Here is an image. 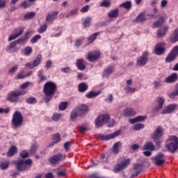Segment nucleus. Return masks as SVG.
<instances>
[{
	"instance_id": "obj_4",
	"label": "nucleus",
	"mask_w": 178,
	"mask_h": 178,
	"mask_svg": "<svg viewBox=\"0 0 178 178\" xmlns=\"http://www.w3.org/2000/svg\"><path fill=\"white\" fill-rule=\"evenodd\" d=\"M58 86L52 81L47 82L43 88V92L46 97H53L56 92Z\"/></svg>"
},
{
	"instance_id": "obj_5",
	"label": "nucleus",
	"mask_w": 178,
	"mask_h": 178,
	"mask_svg": "<svg viewBox=\"0 0 178 178\" xmlns=\"http://www.w3.org/2000/svg\"><path fill=\"white\" fill-rule=\"evenodd\" d=\"M162 137H163V129L162 128V127L159 126L152 134V138L155 143L156 147H161V144H162L161 138H162Z\"/></svg>"
},
{
	"instance_id": "obj_55",
	"label": "nucleus",
	"mask_w": 178,
	"mask_h": 178,
	"mask_svg": "<svg viewBox=\"0 0 178 178\" xmlns=\"http://www.w3.org/2000/svg\"><path fill=\"white\" fill-rule=\"evenodd\" d=\"M31 6V3L30 1H24L21 3V8L24 9H27V8H30Z\"/></svg>"
},
{
	"instance_id": "obj_37",
	"label": "nucleus",
	"mask_w": 178,
	"mask_h": 178,
	"mask_svg": "<svg viewBox=\"0 0 178 178\" xmlns=\"http://www.w3.org/2000/svg\"><path fill=\"white\" fill-rule=\"evenodd\" d=\"M38 77L39 78L38 83H42V81H45L47 80V76L44 75V71L40 70L38 72Z\"/></svg>"
},
{
	"instance_id": "obj_47",
	"label": "nucleus",
	"mask_w": 178,
	"mask_h": 178,
	"mask_svg": "<svg viewBox=\"0 0 178 178\" xmlns=\"http://www.w3.org/2000/svg\"><path fill=\"white\" fill-rule=\"evenodd\" d=\"M42 59V56H41V54H38L36 58L33 60V65L35 66V67H36V66H38V65L41 63Z\"/></svg>"
},
{
	"instance_id": "obj_48",
	"label": "nucleus",
	"mask_w": 178,
	"mask_h": 178,
	"mask_svg": "<svg viewBox=\"0 0 178 178\" xmlns=\"http://www.w3.org/2000/svg\"><path fill=\"white\" fill-rule=\"evenodd\" d=\"M24 54L26 56H30V55L33 54V48H31V47H25L24 49Z\"/></svg>"
},
{
	"instance_id": "obj_63",
	"label": "nucleus",
	"mask_w": 178,
	"mask_h": 178,
	"mask_svg": "<svg viewBox=\"0 0 178 178\" xmlns=\"http://www.w3.org/2000/svg\"><path fill=\"white\" fill-rule=\"evenodd\" d=\"M37 149H38V146L37 145H32L31 148V154H35V152H37Z\"/></svg>"
},
{
	"instance_id": "obj_1",
	"label": "nucleus",
	"mask_w": 178,
	"mask_h": 178,
	"mask_svg": "<svg viewBox=\"0 0 178 178\" xmlns=\"http://www.w3.org/2000/svg\"><path fill=\"white\" fill-rule=\"evenodd\" d=\"M165 149L170 154H175L178 149V138L176 136H170L165 141Z\"/></svg>"
},
{
	"instance_id": "obj_26",
	"label": "nucleus",
	"mask_w": 178,
	"mask_h": 178,
	"mask_svg": "<svg viewBox=\"0 0 178 178\" xmlns=\"http://www.w3.org/2000/svg\"><path fill=\"white\" fill-rule=\"evenodd\" d=\"M168 30H169V26H164L162 29H159L157 31V37L158 38H162L163 35H166L168 33Z\"/></svg>"
},
{
	"instance_id": "obj_21",
	"label": "nucleus",
	"mask_w": 178,
	"mask_h": 178,
	"mask_svg": "<svg viewBox=\"0 0 178 178\" xmlns=\"http://www.w3.org/2000/svg\"><path fill=\"white\" fill-rule=\"evenodd\" d=\"M156 102H157L158 106L154 108V112L162 110L165 104V99H163V97H157L156 99Z\"/></svg>"
},
{
	"instance_id": "obj_45",
	"label": "nucleus",
	"mask_w": 178,
	"mask_h": 178,
	"mask_svg": "<svg viewBox=\"0 0 178 178\" xmlns=\"http://www.w3.org/2000/svg\"><path fill=\"white\" fill-rule=\"evenodd\" d=\"M26 103L30 105H34V104H37V99L34 97H28L26 99Z\"/></svg>"
},
{
	"instance_id": "obj_46",
	"label": "nucleus",
	"mask_w": 178,
	"mask_h": 178,
	"mask_svg": "<svg viewBox=\"0 0 178 178\" xmlns=\"http://www.w3.org/2000/svg\"><path fill=\"white\" fill-rule=\"evenodd\" d=\"M23 33H24V29H23V27H19L14 30V34H15V35L18 37H20V35H22Z\"/></svg>"
},
{
	"instance_id": "obj_56",
	"label": "nucleus",
	"mask_w": 178,
	"mask_h": 178,
	"mask_svg": "<svg viewBox=\"0 0 178 178\" xmlns=\"http://www.w3.org/2000/svg\"><path fill=\"white\" fill-rule=\"evenodd\" d=\"M38 40H41V35H35L34 37L31 38V44H35L36 42H38Z\"/></svg>"
},
{
	"instance_id": "obj_9",
	"label": "nucleus",
	"mask_w": 178,
	"mask_h": 178,
	"mask_svg": "<svg viewBox=\"0 0 178 178\" xmlns=\"http://www.w3.org/2000/svg\"><path fill=\"white\" fill-rule=\"evenodd\" d=\"M178 56V46H175L172 47L171 51L168 54L167 57L165 59V63H170L175 62Z\"/></svg>"
},
{
	"instance_id": "obj_8",
	"label": "nucleus",
	"mask_w": 178,
	"mask_h": 178,
	"mask_svg": "<svg viewBox=\"0 0 178 178\" xmlns=\"http://www.w3.org/2000/svg\"><path fill=\"white\" fill-rule=\"evenodd\" d=\"M111 119V115L109 114H102L98 115V117L95 120V127L99 129V127H102L104 123H108Z\"/></svg>"
},
{
	"instance_id": "obj_44",
	"label": "nucleus",
	"mask_w": 178,
	"mask_h": 178,
	"mask_svg": "<svg viewBox=\"0 0 178 178\" xmlns=\"http://www.w3.org/2000/svg\"><path fill=\"white\" fill-rule=\"evenodd\" d=\"M91 17H86L83 22V29H87V27H90L91 26Z\"/></svg>"
},
{
	"instance_id": "obj_50",
	"label": "nucleus",
	"mask_w": 178,
	"mask_h": 178,
	"mask_svg": "<svg viewBox=\"0 0 178 178\" xmlns=\"http://www.w3.org/2000/svg\"><path fill=\"white\" fill-rule=\"evenodd\" d=\"M78 116H80V115H79L76 108H74L71 113L70 119L71 120H74V119H77Z\"/></svg>"
},
{
	"instance_id": "obj_38",
	"label": "nucleus",
	"mask_w": 178,
	"mask_h": 178,
	"mask_svg": "<svg viewBox=\"0 0 178 178\" xmlns=\"http://www.w3.org/2000/svg\"><path fill=\"white\" fill-rule=\"evenodd\" d=\"M56 175L58 177H64V176H66L67 175V170L63 168L60 169L59 168H57V172Z\"/></svg>"
},
{
	"instance_id": "obj_41",
	"label": "nucleus",
	"mask_w": 178,
	"mask_h": 178,
	"mask_svg": "<svg viewBox=\"0 0 178 178\" xmlns=\"http://www.w3.org/2000/svg\"><path fill=\"white\" fill-rule=\"evenodd\" d=\"M53 140H54V143L51 144H49V147H53L54 144H57V143H59V141H60V135L59 134V133H56L55 135H54Z\"/></svg>"
},
{
	"instance_id": "obj_23",
	"label": "nucleus",
	"mask_w": 178,
	"mask_h": 178,
	"mask_svg": "<svg viewBox=\"0 0 178 178\" xmlns=\"http://www.w3.org/2000/svg\"><path fill=\"white\" fill-rule=\"evenodd\" d=\"M145 119H147V115H138L135 117L134 119H130L129 123H131V124H134V123H137L138 122H145Z\"/></svg>"
},
{
	"instance_id": "obj_53",
	"label": "nucleus",
	"mask_w": 178,
	"mask_h": 178,
	"mask_svg": "<svg viewBox=\"0 0 178 178\" xmlns=\"http://www.w3.org/2000/svg\"><path fill=\"white\" fill-rule=\"evenodd\" d=\"M119 147H120V143L117 142L113 145V152L114 154H119Z\"/></svg>"
},
{
	"instance_id": "obj_27",
	"label": "nucleus",
	"mask_w": 178,
	"mask_h": 178,
	"mask_svg": "<svg viewBox=\"0 0 178 178\" xmlns=\"http://www.w3.org/2000/svg\"><path fill=\"white\" fill-rule=\"evenodd\" d=\"M99 34H101L100 32H96V33L89 35L87 38V41H88V44H92V42H94V41H95L97 40V37H98V35H99Z\"/></svg>"
},
{
	"instance_id": "obj_35",
	"label": "nucleus",
	"mask_w": 178,
	"mask_h": 178,
	"mask_svg": "<svg viewBox=\"0 0 178 178\" xmlns=\"http://www.w3.org/2000/svg\"><path fill=\"white\" fill-rule=\"evenodd\" d=\"M99 94H101V91H98V92L90 91L86 95V98H88V99L95 98L98 97Z\"/></svg>"
},
{
	"instance_id": "obj_43",
	"label": "nucleus",
	"mask_w": 178,
	"mask_h": 178,
	"mask_svg": "<svg viewBox=\"0 0 178 178\" xmlns=\"http://www.w3.org/2000/svg\"><path fill=\"white\" fill-rule=\"evenodd\" d=\"M144 124L137 123L132 126V130H134L135 131H138L139 130L144 129Z\"/></svg>"
},
{
	"instance_id": "obj_16",
	"label": "nucleus",
	"mask_w": 178,
	"mask_h": 178,
	"mask_svg": "<svg viewBox=\"0 0 178 178\" xmlns=\"http://www.w3.org/2000/svg\"><path fill=\"white\" fill-rule=\"evenodd\" d=\"M176 108H177V104H169L161 111V115H169L170 113H173V112L176 111Z\"/></svg>"
},
{
	"instance_id": "obj_62",
	"label": "nucleus",
	"mask_w": 178,
	"mask_h": 178,
	"mask_svg": "<svg viewBox=\"0 0 178 178\" xmlns=\"http://www.w3.org/2000/svg\"><path fill=\"white\" fill-rule=\"evenodd\" d=\"M71 145H72V142L70 141H67L64 144V148L67 152L69 151V149H70Z\"/></svg>"
},
{
	"instance_id": "obj_51",
	"label": "nucleus",
	"mask_w": 178,
	"mask_h": 178,
	"mask_svg": "<svg viewBox=\"0 0 178 178\" xmlns=\"http://www.w3.org/2000/svg\"><path fill=\"white\" fill-rule=\"evenodd\" d=\"M120 8H124V9H130L131 8V1H126L120 5Z\"/></svg>"
},
{
	"instance_id": "obj_10",
	"label": "nucleus",
	"mask_w": 178,
	"mask_h": 178,
	"mask_svg": "<svg viewBox=\"0 0 178 178\" xmlns=\"http://www.w3.org/2000/svg\"><path fill=\"white\" fill-rule=\"evenodd\" d=\"M149 53L147 51H144L140 56L137 59L136 65L138 66H145L149 60Z\"/></svg>"
},
{
	"instance_id": "obj_54",
	"label": "nucleus",
	"mask_w": 178,
	"mask_h": 178,
	"mask_svg": "<svg viewBox=\"0 0 178 178\" xmlns=\"http://www.w3.org/2000/svg\"><path fill=\"white\" fill-rule=\"evenodd\" d=\"M48 29V26L47 24H43L40 26V27L38 29V32L39 34H42L43 33H45L47 31V29Z\"/></svg>"
},
{
	"instance_id": "obj_13",
	"label": "nucleus",
	"mask_w": 178,
	"mask_h": 178,
	"mask_svg": "<svg viewBox=\"0 0 178 178\" xmlns=\"http://www.w3.org/2000/svg\"><path fill=\"white\" fill-rule=\"evenodd\" d=\"M65 156L61 153H58V154H55L49 159V162L51 163V165H58L59 162L63 161Z\"/></svg>"
},
{
	"instance_id": "obj_58",
	"label": "nucleus",
	"mask_w": 178,
	"mask_h": 178,
	"mask_svg": "<svg viewBox=\"0 0 178 178\" xmlns=\"http://www.w3.org/2000/svg\"><path fill=\"white\" fill-rule=\"evenodd\" d=\"M19 156L20 158H22V159H26V158H29V152H26V150H24L19 153Z\"/></svg>"
},
{
	"instance_id": "obj_18",
	"label": "nucleus",
	"mask_w": 178,
	"mask_h": 178,
	"mask_svg": "<svg viewBox=\"0 0 178 178\" xmlns=\"http://www.w3.org/2000/svg\"><path fill=\"white\" fill-rule=\"evenodd\" d=\"M133 169L135 170V173H132L131 175V177H137V176H138V175L143 172V164L136 163L134 165Z\"/></svg>"
},
{
	"instance_id": "obj_25",
	"label": "nucleus",
	"mask_w": 178,
	"mask_h": 178,
	"mask_svg": "<svg viewBox=\"0 0 178 178\" xmlns=\"http://www.w3.org/2000/svg\"><path fill=\"white\" fill-rule=\"evenodd\" d=\"M76 66L79 70H86V65H84V58L78 59L76 62Z\"/></svg>"
},
{
	"instance_id": "obj_22",
	"label": "nucleus",
	"mask_w": 178,
	"mask_h": 178,
	"mask_svg": "<svg viewBox=\"0 0 178 178\" xmlns=\"http://www.w3.org/2000/svg\"><path fill=\"white\" fill-rule=\"evenodd\" d=\"M164 154L159 153L156 157H154L155 165L156 166H162L165 163V160H163Z\"/></svg>"
},
{
	"instance_id": "obj_57",
	"label": "nucleus",
	"mask_w": 178,
	"mask_h": 178,
	"mask_svg": "<svg viewBox=\"0 0 178 178\" xmlns=\"http://www.w3.org/2000/svg\"><path fill=\"white\" fill-rule=\"evenodd\" d=\"M61 117H62V115L60 114L54 113L51 117V119L52 120H54V122H58V120H59V119H60Z\"/></svg>"
},
{
	"instance_id": "obj_14",
	"label": "nucleus",
	"mask_w": 178,
	"mask_h": 178,
	"mask_svg": "<svg viewBox=\"0 0 178 178\" xmlns=\"http://www.w3.org/2000/svg\"><path fill=\"white\" fill-rule=\"evenodd\" d=\"M75 108H76V111L81 118L86 116V115H87V113H88L90 111V108H88V106L84 104H81Z\"/></svg>"
},
{
	"instance_id": "obj_19",
	"label": "nucleus",
	"mask_w": 178,
	"mask_h": 178,
	"mask_svg": "<svg viewBox=\"0 0 178 178\" xmlns=\"http://www.w3.org/2000/svg\"><path fill=\"white\" fill-rule=\"evenodd\" d=\"M178 80V74L176 72H173L168 76H167L164 81L165 83H167L168 84H172V83H176Z\"/></svg>"
},
{
	"instance_id": "obj_61",
	"label": "nucleus",
	"mask_w": 178,
	"mask_h": 178,
	"mask_svg": "<svg viewBox=\"0 0 178 178\" xmlns=\"http://www.w3.org/2000/svg\"><path fill=\"white\" fill-rule=\"evenodd\" d=\"M35 16V13L30 12L24 15V19H33Z\"/></svg>"
},
{
	"instance_id": "obj_28",
	"label": "nucleus",
	"mask_w": 178,
	"mask_h": 178,
	"mask_svg": "<svg viewBox=\"0 0 178 178\" xmlns=\"http://www.w3.org/2000/svg\"><path fill=\"white\" fill-rule=\"evenodd\" d=\"M143 151H154L155 149V146L152 142H146L145 144L143 145Z\"/></svg>"
},
{
	"instance_id": "obj_31",
	"label": "nucleus",
	"mask_w": 178,
	"mask_h": 178,
	"mask_svg": "<svg viewBox=\"0 0 178 178\" xmlns=\"http://www.w3.org/2000/svg\"><path fill=\"white\" fill-rule=\"evenodd\" d=\"M123 114L124 116H134L136 115V111L133 108H128L124 111Z\"/></svg>"
},
{
	"instance_id": "obj_30",
	"label": "nucleus",
	"mask_w": 178,
	"mask_h": 178,
	"mask_svg": "<svg viewBox=\"0 0 178 178\" xmlns=\"http://www.w3.org/2000/svg\"><path fill=\"white\" fill-rule=\"evenodd\" d=\"M88 90V85L86 83H81L78 85V90L79 92H86Z\"/></svg>"
},
{
	"instance_id": "obj_12",
	"label": "nucleus",
	"mask_w": 178,
	"mask_h": 178,
	"mask_svg": "<svg viewBox=\"0 0 178 178\" xmlns=\"http://www.w3.org/2000/svg\"><path fill=\"white\" fill-rule=\"evenodd\" d=\"M99 58H101V52L98 51L88 52L86 56V59L89 62H95L96 60H98Z\"/></svg>"
},
{
	"instance_id": "obj_39",
	"label": "nucleus",
	"mask_w": 178,
	"mask_h": 178,
	"mask_svg": "<svg viewBox=\"0 0 178 178\" xmlns=\"http://www.w3.org/2000/svg\"><path fill=\"white\" fill-rule=\"evenodd\" d=\"M108 16L111 19L118 17V16H119V10L118 8H115L114 10H111L110 13H108Z\"/></svg>"
},
{
	"instance_id": "obj_32",
	"label": "nucleus",
	"mask_w": 178,
	"mask_h": 178,
	"mask_svg": "<svg viewBox=\"0 0 178 178\" xmlns=\"http://www.w3.org/2000/svg\"><path fill=\"white\" fill-rule=\"evenodd\" d=\"M147 20L145 13H141L135 19L136 23H144Z\"/></svg>"
},
{
	"instance_id": "obj_34",
	"label": "nucleus",
	"mask_w": 178,
	"mask_h": 178,
	"mask_svg": "<svg viewBox=\"0 0 178 178\" xmlns=\"http://www.w3.org/2000/svg\"><path fill=\"white\" fill-rule=\"evenodd\" d=\"M31 33L30 31H26L24 35V38H20L18 40L14 41L15 43L17 44H22V42H24L26 40H29V35H30Z\"/></svg>"
},
{
	"instance_id": "obj_59",
	"label": "nucleus",
	"mask_w": 178,
	"mask_h": 178,
	"mask_svg": "<svg viewBox=\"0 0 178 178\" xmlns=\"http://www.w3.org/2000/svg\"><path fill=\"white\" fill-rule=\"evenodd\" d=\"M124 91L127 92H136L137 91V89L135 88H131L130 86H127L124 88Z\"/></svg>"
},
{
	"instance_id": "obj_40",
	"label": "nucleus",
	"mask_w": 178,
	"mask_h": 178,
	"mask_svg": "<svg viewBox=\"0 0 178 178\" xmlns=\"http://www.w3.org/2000/svg\"><path fill=\"white\" fill-rule=\"evenodd\" d=\"M177 96H178V83L175 86V90L172 93L168 95L169 98H170L171 99H175V97H177Z\"/></svg>"
},
{
	"instance_id": "obj_49",
	"label": "nucleus",
	"mask_w": 178,
	"mask_h": 178,
	"mask_svg": "<svg viewBox=\"0 0 178 178\" xmlns=\"http://www.w3.org/2000/svg\"><path fill=\"white\" fill-rule=\"evenodd\" d=\"M102 8H109L111 6V0H103L100 3Z\"/></svg>"
},
{
	"instance_id": "obj_17",
	"label": "nucleus",
	"mask_w": 178,
	"mask_h": 178,
	"mask_svg": "<svg viewBox=\"0 0 178 178\" xmlns=\"http://www.w3.org/2000/svg\"><path fill=\"white\" fill-rule=\"evenodd\" d=\"M20 49V47H17V44L15 41L12 42L10 44L6 47V52L8 54H12L13 52H17Z\"/></svg>"
},
{
	"instance_id": "obj_24",
	"label": "nucleus",
	"mask_w": 178,
	"mask_h": 178,
	"mask_svg": "<svg viewBox=\"0 0 178 178\" xmlns=\"http://www.w3.org/2000/svg\"><path fill=\"white\" fill-rule=\"evenodd\" d=\"M115 72V67L114 65H108L107 67L104 70L103 74L106 77H109L112 73Z\"/></svg>"
},
{
	"instance_id": "obj_52",
	"label": "nucleus",
	"mask_w": 178,
	"mask_h": 178,
	"mask_svg": "<svg viewBox=\"0 0 178 178\" xmlns=\"http://www.w3.org/2000/svg\"><path fill=\"white\" fill-rule=\"evenodd\" d=\"M59 111H66L67 108V102H60L58 106Z\"/></svg>"
},
{
	"instance_id": "obj_33",
	"label": "nucleus",
	"mask_w": 178,
	"mask_h": 178,
	"mask_svg": "<svg viewBox=\"0 0 178 178\" xmlns=\"http://www.w3.org/2000/svg\"><path fill=\"white\" fill-rule=\"evenodd\" d=\"M165 22V18L163 17H160L159 20L155 22L153 24L154 28H159L162 27V25Z\"/></svg>"
},
{
	"instance_id": "obj_60",
	"label": "nucleus",
	"mask_w": 178,
	"mask_h": 178,
	"mask_svg": "<svg viewBox=\"0 0 178 178\" xmlns=\"http://www.w3.org/2000/svg\"><path fill=\"white\" fill-rule=\"evenodd\" d=\"M163 85L162 81H155L154 83V88H159V87H162Z\"/></svg>"
},
{
	"instance_id": "obj_7",
	"label": "nucleus",
	"mask_w": 178,
	"mask_h": 178,
	"mask_svg": "<svg viewBox=\"0 0 178 178\" xmlns=\"http://www.w3.org/2000/svg\"><path fill=\"white\" fill-rule=\"evenodd\" d=\"M130 162H131V160L130 159H127L124 157H122L120 159V163H118L116 164L115 167L114 168L113 172L115 173H118L127 168L129 165H130Z\"/></svg>"
},
{
	"instance_id": "obj_2",
	"label": "nucleus",
	"mask_w": 178,
	"mask_h": 178,
	"mask_svg": "<svg viewBox=\"0 0 178 178\" xmlns=\"http://www.w3.org/2000/svg\"><path fill=\"white\" fill-rule=\"evenodd\" d=\"M13 163L17 166V170L24 172V170H29V168L33 165V161H31V159H28L25 161L19 159L13 161Z\"/></svg>"
},
{
	"instance_id": "obj_36",
	"label": "nucleus",
	"mask_w": 178,
	"mask_h": 178,
	"mask_svg": "<svg viewBox=\"0 0 178 178\" xmlns=\"http://www.w3.org/2000/svg\"><path fill=\"white\" fill-rule=\"evenodd\" d=\"M171 42L175 43L178 41V29H175L170 38Z\"/></svg>"
},
{
	"instance_id": "obj_11",
	"label": "nucleus",
	"mask_w": 178,
	"mask_h": 178,
	"mask_svg": "<svg viewBox=\"0 0 178 178\" xmlns=\"http://www.w3.org/2000/svg\"><path fill=\"white\" fill-rule=\"evenodd\" d=\"M121 134H122V131L118 130L111 134H107V135L99 134L98 137H99L102 141H108V140H112V138H115L118 136H120Z\"/></svg>"
},
{
	"instance_id": "obj_42",
	"label": "nucleus",
	"mask_w": 178,
	"mask_h": 178,
	"mask_svg": "<svg viewBox=\"0 0 178 178\" xmlns=\"http://www.w3.org/2000/svg\"><path fill=\"white\" fill-rule=\"evenodd\" d=\"M9 165H10V161H2L0 163V169H1V170H6V169L9 168Z\"/></svg>"
},
{
	"instance_id": "obj_20",
	"label": "nucleus",
	"mask_w": 178,
	"mask_h": 178,
	"mask_svg": "<svg viewBox=\"0 0 178 178\" xmlns=\"http://www.w3.org/2000/svg\"><path fill=\"white\" fill-rule=\"evenodd\" d=\"M59 15V11H54L52 14H48L46 17V22L49 24H54V21Z\"/></svg>"
},
{
	"instance_id": "obj_29",
	"label": "nucleus",
	"mask_w": 178,
	"mask_h": 178,
	"mask_svg": "<svg viewBox=\"0 0 178 178\" xmlns=\"http://www.w3.org/2000/svg\"><path fill=\"white\" fill-rule=\"evenodd\" d=\"M15 154H17V147L12 145L7 152V156L12 157Z\"/></svg>"
},
{
	"instance_id": "obj_6",
	"label": "nucleus",
	"mask_w": 178,
	"mask_h": 178,
	"mask_svg": "<svg viewBox=\"0 0 178 178\" xmlns=\"http://www.w3.org/2000/svg\"><path fill=\"white\" fill-rule=\"evenodd\" d=\"M27 94V91L26 90H16L12 91L10 93H8L7 101L10 102H19L20 95H26Z\"/></svg>"
},
{
	"instance_id": "obj_64",
	"label": "nucleus",
	"mask_w": 178,
	"mask_h": 178,
	"mask_svg": "<svg viewBox=\"0 0 178 178\" xmlns=\"http://www.w3.org/2000/svg\"><path fill=\"white\" fill-rule=\"evenodd\" d=\"M88 10H90V6L86 5L85 6L82 7L80 12H81V13H87Z\"/></svg>"
},
{
	"instance_id": "obj_15",
	"label": "nucleus",
	"mask_w": 178,
	"mask_h": 178,
	"mask_svg": "<svg viewBox=\"0 0 178 178\" xmlns=\"http://www.w3.org/2000/svg\"><path fill=\"white\" fill-rule=\"evenodd\" d=\"M165 43L163 42H159L156 44L154 47V54L156 55H163L165 52H166V48L165 47Z\"/></svg>"
},
{
	"instance_id": "obj_3",
	"label": "nucleus",
	"mask_w": 178,
	"mask_h": 178,
	"mask_svg": "<svg viewBox=\"0 0 178 178\" xmlns=\"http://www.w3.org/2000/svg\"><path fill=\"white\" fill-rule=\"evenodd\" d=\"M23 122H24V118L23 114L20 111H15L13 115V118L11 120V124L14 129H19L23 126Z\"/></svg>"
}]
</instances>
